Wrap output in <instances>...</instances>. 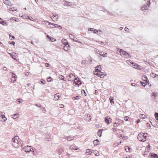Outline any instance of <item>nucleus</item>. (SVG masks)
<instances>
[{
  "label": "nucleus",
  "instance_id": "obj_35",
  "mask_svg": "<svg viewBox=\"0 0 158 158\" xmlns=\"http://www.w3.org/2000/svg\"><path fill=\"white\" fill-rule=\"evenodd\" d=\"M156 74L154 73H151L150 74V76L153 78H155V77Z\"/></svg>",
  "mask_w": 158,
  "mask_h": 158
},
{
  "label": "nucleus",
  "instance_id": "obj_8",
  "mask_svg": "<svg viewBox=\"0 0 158 158\" xmlns=\"http://www.w3.org/2000/svg\"><path fill=\"white\" fill-rule=\"evenodd\" d=\"M91 117L89 114L85 115L84 117V119L85 120L89 121L91 120Z\"/></svg>",
  "mask_w": 158,
  "mask_h": 158
},
{
  "label": "nucleus",
  "instance_id": "obj_10",
  "mask_svg": "<svg viewBox=\"0 0 158 158\" xmlns=\"http://www.w3.org/2000/svg\"><path fill=\"white\" fill-rule=\"evenodd\" d=\"M148 7L149 6H148L147 4H144L141 6V10H147L148 9Z\"/></svg>",
  "mask_w": 158,
  "mask_h": 158
},
{
  "label": "nucleus",
  "instance_id": "obj_56",
  "mask_svg": "<svg viewBox=\"0 0 158 158\" xmlns=\"http://www.w3.org/2000/svg\"><path fill=\"white\" fill-rule=\"evenodd\" d=\"M140 119H138L136 121V123H139L140 122Z\"/></svg>",
  "mask_w": 158,
  "mask_h": 158
},
{
  "label": "nucleus",
  "instance_id": "obj_39",
  "mask_svg": "<svg viewBox=\"0 0 158 158\" xmlns=\"http://www.w3.org/2000/svg\"><path fill=\"white\" fill-rule=\"evenodd\" d=\"M55 27H60V29H62V27L61 26H60V25L57 24H55Z\"/></svg>",
  "mask_w": 158,
  "mask_h": 158
},
{
  "label": "nucleus",
  "instance_id": "obj_11",
  "mask_svg": "<svg viewBox=\"0 0 158 158\" xmlns=\"http://www.w3.org/2000/svg\"><path fill=\"white\" fill-rule=\"evenodd\" d=\"M74 82L77 85H80L81 84V82L79 78L77 79L75 78L74 80Z\"/></svg>",
  "mask_w": 158,
  "mask_h": 158
},
{
  "label": "nucleus",
  "instance_id": "obj_57",
  "mask_svg": "<svg viewBox=\"0 0 158 158\" xmlns=\"http://www.w3.org/2000/svg\"><path fill=\"white\" fill-rule=\"evenodd\" d=\"M112 129L113 131L114 132L116 131L117 130V128H113Z\"/></svg>",
  "mask_w": 158,
  "mask_h": 158
},
{
  "label": "nucleus",
  "instance_id": "obj_27",
  "mask_svg": "<svg viewBox=\"0 0 158 158\" xmlns=\"http://www.w3.org/2000/svg\"><path fill=\"white\" fill-rule=\"evenodd\" d=\"M102 129H100L99 130L98 132V134L99 136L101 137L102 135Z\"/></svg>",
  "mask_w": 158,
  "mask_h": 158
},
{
  "label": "nucleus",
  "instance_id": "obj_24",
  "mask_svg": "<svg viewBox=\"0 0 158 158\" xmlns=\"http://www.w3.org/2000/svg\"><path fill=\"white\" fill-rule=\"evenodd\" d=\"M47 23H49V26H48V28H53V27H51V26H50V25H52L53 26H55V24H54L53 23H51L50 22H49L48 21H46Z\"/></svg>",
  "mask_w": 158,
  "mask_h": 158
},
{
  "label": "nucleus",
  "instance_id": "obj_63",
  "mask_svg": "<svg viewBox=\"0 0 158 158\" xmlns=\"http://www.w3.org/2000/svg\"><path fill=\"white\" fill-rule=\"evenodd\" d=\"M98 91H97V90H95V94H98Z\"/></svg>",
  "mask_w": 158,
  "mask_h": 158
},
{
  "label": "nucleus",
  "instance_id": "obj_9",
  "mask_svg": "<svg viewBox=\"0 0 158 158\" xmlns=\"http://www.w3.org/2000/svg\"><path fill=\"white\" fill-rule=\"evenodd\" d=\"M105 122L108 124L110 123L111 122V119L109 117H107L105 118Z\"/></svg>",
  "mask_w": 158,
  "mask_h": 158
},
{
  "label": "nucleus",
  "instance_id": "obj_14",
  "mask_svg": "<svg viewBox=\"0 0 158 158\" xmlns=\"http://www.w3.org/2000/svg\"><path fill=\"white\" fill-rule=\"evenodd\" d=\"M150 158H158V156L157 154L153 153H151L150 154Z\"/></svg>",
  "mask_w": 158,
  "mask_h": 158
},
{
  "label": "nucleus",
  "instance_id": "obj_36",
  "mask_svg": "<svg viewBox=\"0 0 158 158\" xmlns=\"http://www.w3.org/2000/svg\"><path fill=\"white\" fill-rule=\"evenodd\" d=\"M69 37L72 40H74V39H75L74 38V37L72 35V34H70L69 35Z\"/></svg>",
  "mask_w": 158,
  "mask_h": 158
},
{
  "label": "nucleus",
  "instance_id": "obj_2",
  "mask_svg": "<svg viewBox=\"0 0 158 158\" xmlns=\"http://www.w3.org/2000/svg\"><path fill=\"white\" fill-rule=\"evenodd\" d=\"M75 76H74L72 73L69 74L67 77V80L69 81H73L75 79Z\"/></svg>",
  "mask_w": 158,
  "mask_h": 158
},
{
  "label": "nucleus",
  "instance_id": "obj_50",
  "mask_svg": "<svg viewBox=\"0 0 158 158\" xmlns=\"http://www.w3.org/2000/svg\"><path fill=\"white\" fill-rule=\"evenodd\" d=\"M59 106L61 108H63L64 107V105L62 104H60L59 105Z\"/></svg>",
  "mask_w": 158,
  "mask_h": 158
},
{
  "label": "nucleus",
  "instance_id": "obj_45",
  "mask_svg": "<svg viewBox=\"0 0 158 158\" xmlns=\"http://www.w3.org/2000/svg\"><path fill=\"white\" fill-rule=\"evenodd\" d=\"M128 118H129V117L127 116H125L124 117V120L126 121H127L128 120Z\"/></svg>",
  "mask_w": 158,
  "mask_h": 158
},
{
  "label": "nucleus",
  "instance_id": "obj_47",
  "mask_svg": "<svg viewBox=\"0 0 158 158\" xmlns=\"http://www.w3.org/2000/svg\"><path fill=\"white\" fill-rule=\"evenodd\" d=\"M119 124V123H116V122L114 123V124H113V127H117L118 126H117V124Z\"/></svg>",
  "mask_w": 158,
  "mask_h": 158
},
{
  "label": "nucleus",
  "instance_id": "obj_44",
  "mask_svg": "<svg viewBox=\"0 0 158 158\" xmlns=\"http://www.w3.org/2000/svg\"><path fill=\"white\" fill-rule=\"evenodd\" d=\"M17 101H18V102L19 103H21L22 102V99H21L20 98L18 99L17 100Z\"/></svg>",
  "mask_w": 158,
  "mask_h": 158
},
{
  "label": "nucleus",
  "instance_id": "obj_60",
  "mask_svg": "<svg viewBox=\"0 0 158 158\" xmlns=\"http://www.w3.org/2000/svg\"><path fill=\"white\" fill-rule=\"evenodd\" d=\"M141 83V84L144 87L145 86V84L144 83H143L141 82H140Z\"/></svg>",
  "mask_w": 158,
  "mask_h": 158
},
{
  "label": "nucleus",
  "instance_id": "obj_21",
  "mask_svg": "<svg viewBox=\"0 0 158 158\" xmlns=\"http://www.w3.org/2000/svg\"><path fill=\"white\" fill-rule=\"evenodd\" d=\"M142 135H143V139H144V140H143V142L145 141L146 139V138L147 137V133H142Z\"/></svg>",
  "mask_w": 158,
  "mask_h": 158
},
{
  "label": "nucleus",
  "instance_id": "obj_58",
  "mask_svg": "<svg viewBox=\"0 0 158 158\" xmlns=\"http://www.w3.org/2000/svg\"><path fill=\"white\" fill-rule=\"evenodd\" d=\"M35 106H36L38 107H40L41 106V105H40V104L39 105H38V104H35Z\"/></svg>",
  "mask_w": 158,
  "mask_h": 158
},
{
  "label": "nucleus",
  "instance_id": "obj_29",
  "mask_svg": "<svg viewBox=\"0 0 158 158\" xmlns=\"http://www.w3.org/2000/svg\"><path fill=\"white\" fill-rule=\"evenodd\" d=\"M59 77L60 79L64 81H66V80L64 79V77L63 75H60Z\"/></svg>",
  "mask_w": 158,
  "mask_h": 158
},
{
  "label": "nucleus",
  "instance_id": "obj_53",
  "mask_svg": "<svg viewBox=\"0 0 158 158\" xmlns=\"http://www.w3.org/2000/svg\"><path fill=\"white\" fill-rule=\"evenodd\" d=\"M11 37L12 38H10V39L11 40H14V39H15V37L13 36H12Z\"/></svg>",
  "mask_w": 158,
  "mask_h": 158
},
{
  "label": "nucleus",
  "instance_id": "obj_16",
  "mask_svg": "<svg viewBox=\"0 0 158 158\" xmlns=\"http://www.w3.org/2000/svg\"><path fill=\"white\" fill-rule=\"evenodd\" d=\"M93 143L94 146H97L99 144V141L98 139H96L94 141Z\"/></svg>",
  "mask_w": 158,
  "mask_h": 158
},
{
  "label": "nucleus",
  "instance_id": "obj_1",
  "mask_svg": "<svg viewBox=\"0 0 158 158\" xmlns=\"http://www.w3.org/2000/svg\"><path fill=\"white\" fill-rule=\"evenodd\" d=\"M18 136H15L12 139V145L15 147L16 148L19 145Z\"/></svg>",
  "mask_w": 158,
  "mask_h": 158
},
{
  "label": "nucleus",
  "instance_id": "obj_43",
  "mask_svg": "<svg viewBox=\"0 0 158 158\" xmlns=\"http://www.w3.org/2000/svg\"><path fill=\"white\" fill-rule=\"evenodd\" d=\"M94 29L93 28H89L88 29V31H93L94 32Z\"/></svg>",
  "mask_w": 158,
  "mask_h": 158
},
{
  "label": "nucleus",
  "instance_id": "obj_49",
  "mask_svg": "<svg viewBox=\"0 0 158 158\" xmlns=\"http://www.w3.org/2000/svg\"><path fill=\"white\" fill-rule=\"evenodd\" d=\"M123 158H130V156H129L124 155L123 156Z\"/></svg>",
  "mask_w": 158,
  "mask_h": 158
},
{
  "label": "nucleus",
  "instance_id": "obj_3",
  "mask_svg": "<svg viewBox=\"0 0 158 158\" xmlns=\"http://www.w3.org/2000/svg\"><path fill=\"white\" fill-rule=\"evenodd\" d=\"M31 146H25L22 149V151H24L26 152H29L31 151Z\"/></svg>",
  "mask_w": 158,
  "mask_h": 158
},
{
  "label": "nucleus",
  "instance_id": "obj_55",
  "mask_svg": "<svg viewBox=\"0 0 158 158\" xmlns=\"http://www.w3.org/2000/svg\"><path fill=\"white\" fill-rule=\"evenodd\" d=\"M124 30H125V31L127 32H128V28L127 27H126L125 28V29H124Z\"/></svg>",
  "mask_w": 158,
  "mask_h": 158
},
{
  "label": "nucleus",
  "instance_id": "obj_51",
  "mask_svg": "<svg viewBox=\"0 0 158 158\" xmlns=\"http://www.w3.org/2000/svg\"><path fill=\"white\" fill-rule=\"evenodd\" d=\"M146 126L147 127H151V126L150 124L148 123H147Z\"/></svg>",
  "mask_w": 158,
  "mask_h": 158
},
{
  "label": "nucleus",
  "instance_id": "obj_32",
  "mask_svg": "<svg viewBox=\"0 0 158 158\" xmlns=\"http://www.w3.org/2000/svg\"><path fill=\"white\" fill-rule=\"evenodd\" d=\"M18 114H15L12 115V118H13L14 119H16V118H17V116H18Z\"/></svg>",
  "mask_w": 158,
  "mask_h": 158
},
{
  "label": "nucleus",
  "instance_id": "obj_64",
  "mask_svg": "<svg viewBox=\"0 0 158 158\" xmlns=\"http://www.w3.org/2000/svg\"><path fill=\"white\" fill-rule=\"evenodd\" d=\"M155 77L158 80V75L156 74Z\"/></svg>",
  "mask_w": 158,
  "mask_h": 158
},
{
  "label": "nucleus",
  "instance_id": "obj_28",
  "mask_svg": "<svg viewBox=\"0 0 158 158\" xmlns=\"http://www.w3.org/2000/svg\"><path fill=\"white\" fill-rule=\"evenodd\" d=\"M131 148L129 147L128 146H126L125 148V150L127 152H129L130 151Z\"/></svg>",
  "mask_w": 158,
  "mask_h": 158
},
{
  "label": "nucleus",
  "instance_id": "obj_23",
  "mask_svg": "<svg viewBox=\"0 0 158 158\" xmlns=\"http://www.w3.org/2000/svg\"><path fill=\"white\" fill-rule=\"evenodd\" d=\"M142 78L143 81H146L147 82V81H148L149 82V81L148 80L147 77L146 76H143L142 77Z\"/></svg>",
  "mask_w": 158,
  "mask_h": 158
},
{
  "label": "nucleus",
  "instance_id": "obj_48",
  "mask_svg": "<svg viewBox=\"0 0 158 158\" xmlns=\"http://www.w3.org/2000/svg\"><path fill=\"white\" fill-rule=\"evenodd\" d=\"M101 72H97L96 74H95L98 76V77H100L99 74H101Z\"/></svg>",
  "mask_w": 158,
  "mask_h": 158
},
{
  "label": "nucleus",
  "instance_id": "obj_30",
  "mask_svg": "<svg viewBox=\"0 0 158 158\" xmlns=\"http://www.w3.org/2000/svg\"><path fill=\"white\" fill-rule=\"evenodd\" d=\"M110 103H111V105L114 104V102L113 101V98L112 97H110Z\"/></svg>",
  "mask_w": 158,
  "mask_h": 158
},
{
  "label": "nucleus",
  "instance_id": "obj_4",
  "mask_svg": "<svg viewBox=\"0 0 158 158\" xmlns=\"http://www.w3.org/2000/svg\"><path fill=\"white\" fill-rule=\"evenodd\" d=\"M50 17L54 21H56L58 19V16L56 14H52L50 15Z\"/></svg>",
  "mask_w": 158,
  "mask_h": 158
},
{
  "label": "nucleus",
  "instance_id": "obj_15",
  "mask_svg": "<svg viewBox=\"0 0 158 158\" xmlns=\"http://www.w3.org/2000/svg\"><path fill=\"white\" fill-rule=\"evenodd\" d=\"M0 23L3 25L6 26L8 25L7 22L5 20H3L2 19L0 18Z\"/></svg>",
  "mask_w": 158,
  "mask_h": 158
},
{
  "label": "nucleus",
  "instance_id": "obj_37",
  "mask_svg": "<svg viewBox=\"0 0 158 158\" xmlns=\"http://www.w3.org/2000/svg\"><path fill=\"white\" fill-rule=\"evenodd\" d=\"M104 76H105V75L103 74V73L102 72L101 73V74H99L100 77L101 78H104Z\"/></svg>",
  "mask_w": 158,
  "mask_h": 158
},
{
  "label": "nucleus",
  "instance_id": "obj_40",
  "mask_svg": "<svg viewBox=\"0 0 158 158\" xmlns=\"http://www.w3.org/2000/svg\"><path fill=\"white\" fill-rule=\"evenodd\" d=\"M52 78L51 77H48L47 79V81L48 82H50L51 81Z\"/></svg>",
  "mask_w": 158,
  "mask_h": 158
},
{
  "label": "nucleus",
  "instance_id": "obj_38",
  "mask_svg": "<svg viewBox=\"0 0 158 158\" xmlns=\"http://www.w3.org/2000/svg\"><path fill=\"white\" fill-rule=\"evenodd\" d=\"M106 12L109 14L110 15H111L112 16H114V14H113L111 12H110L109 11H107V10H106Z\"/></svg>",
  "mask_w": 158,
  "mask_h": 158
},
{
  "label": "nucleus",
  "instance_id": "obj_18",
  "mask_svg": "<svg viewBox=\"0 0 158 158\" xmlns=\"http://www.w3.org/2000/svg\"><path fill=\"white\" fill-rule=\"evenodd\" d=\"M0 117H1V118H0V119L1 118L2 119V120H1L2 122H5L7 119L6 118V117L5 116L4 114L1 116Z\"/></svg>",
  "mask_w": 158,
  "mask_h": 158
},
{
  "label": "nucleus",
  "instance_id": "obj_5",
  "mask_svg": "<svg viewBox=\"0 0 158 158\" xmlns=\"http://www.w3.org/2000/svg\"><path fill=\"white\" fill-rule=\"evenodd\" d=\"M118 52L120 53V54L121 56H124L126 57H127L128 56V55H129L127 52L126 51L122 50V49H118Z\"/></svg>",
  "mask_w": 158,
  "mask_h": 158
},
{
  "label": "nucleus",
  "instance_id": "obj_61",
  "mask_svg": "<svg viewBox=\"0 0 158 158\" xmlns=\"http://www.w3.org/2000/svg\"><path fill=\"white\" fill-rule=\"evenodd\" d=\"M145 115H144V114H142L141 118H145Z\"/></svg>",
  "mask_w": 158,
  "mask_h": 158
},
{
  "label": "nucleus",
  "instance_id": "obj_31",
  "mask_svg": "<svg viewBox=\"0 0 158 158\" xmlns=\"http://www.w3.org/2000/svg\"><path fill=\"white\" fill-rule=\"evenodd\" d=\"M3 2L6 4L8 5L9 3V1L8 0H3Z\"/></svg>",
  "mask_w": 158,
  "mask_h": 158
},
{
  "label": "nucleus",
  "instance_id": "obj_54",
  "mask_svg": "<svg viewBox=\"0 0 158 158\" xmlns=\"http://www.w3.org/2000/svg\"><path fill=\"white\" fill-rule=\"evenodd\" d=\"M97 152V153L95 154V155L96 156H98L99 155V153L98 152Z\"/></svg>",
  "mask_w": 158,
  "mask_h": 158
},
{
  "label": "nucleus",
  "instance_id": "obj_12",
  "mask_svg": "<svg viewBox=\"0 0 158 158\" xmlns=\"http://www.w3.org/2000/svg\"><path fill=\"white\" fill-rule=\"evenodd\" d=\"M101 66V65H99L98 66L96 67V68L97 67L98 68L97 69H96L95 72H101V71L102 70Z\"/></svg>",
  "mask_w": 158,
  "mask_h": 158
},
{
  "label": "nucleus",
  "instance_id": "obj_59",
  "mask_svg": "<svg viewBox=\"0 0 158 158\" xmlns=\"http://www.w3.org/2000/svg\"><path fill=\"white\" fill-rule=\"evenodd\" d=\"M49 65V64L48 63H45V66L46 67H48Z\"/></svg>",
  "mask_w": 158,
  "mask_h": 158
},
{
  "label": "nucleus",
  "instance_id": "obj_34",
  "mask_svg": "<svg viewBox=\"0 0 158 158\" xmlns=\"http://www.w3.org/2000/svg\"><path fill=\"white\" fill-rule=\"evenodd\" d=\"M155 117L157 120H158V113L156 112L155 114Z\"/></svg>",
  "mask_w": 158,
  "mask_h": 158
},
{
  "label": "nucleus",
  "instance_id": "obj_19",
  "mask_svg": "<svg viewBox=\"0 0 158 158\" xmlns=\"http://www.w3.org/2000/svg\"><path fill=\"white\" fill-rule=\"evenodd\" d=\"M62 42L63 44L64 45V46L67 45L69 44V43L68 42L67 40L65 39L63 40Z\"/></svg>",
  "mask_w": 158,
  "mask_h": 158
},
{
  "label": "nucleus",
  "instance_id": "obj_22",
  "mask_svg": "<svg viewBox=\"0 0 158 158\" xmlns=\"http://www.w3.org/2000/svg\"><path fill=\"white\" fill-rule=\"evenodd\" d=\"M69 47H70V46L69 44L65 45L64 46V49L65 51H67L68 50L69 48Z\"/></svg>",
  "mask_w": 158,
  "mask_h": 158
},
{
  "label": "nucleus",
  "instance_id": "obj_42",
  "mask_svg": "<svg viewBox=\"0 0 158 158\" xmlns=\"http://www.w3.org/2000/svg\"><path fill=\"white\" fill-rule=\"evenodd\" d=\"M79 96H77L76 97H73L72 98L73 100H75L77 99H78L77 98L79 97Z\"/></svg>",
  "mask_w": 158,
  "mask_h": 158
},
{
  "label": "nucleus",
  "instance_id": "obj_33",
  "mask_svg": "<svg viewBox=\"0 0 158 158\" xmlns=\"http://www.w3.org/2000/svg\"><path fill=\"white\" fill-rule=\"evenodd\" d=\"M76 148L73 145H71L70 146V148L71 149L74 150H77L78 149V148Z\"/></svg>",
  "mask_w": 158,
  "mask_h": 158
},
{
  "label": "nucleus",
  "instance_id": "obj_13",
  "mask_svg": "<svg viewBox=\"0 0 158 158\" xmlns=\"http://www.w3.org/2000/svg\"><path fill=\"white\" fill-rule=\"evenodd\" d=\"M60 97V96L59 95V94L57 93L54 95V100L55 101L59 99Z\"/></svg>",
  "mask_w": 158,
  "mask_h": 158
},
{
  "label": "nucleus",
  "instance_id": "obj_62",
  "mask_svg": "<svg viewBox=\"0 0 158 158\" xmlns=\"http://www.w3.org/2000/svg\"><path fill=\"white\" fill-rule=\"evenodd\" d=\"M3 70H5V71H6L7 70V68L5 67H4L3 68Z\"/></svg>",
  "mask_w": 158,
  "mask_h": 158
},
{
  "label": "nucleus",
  "instance_id": "obj_25",
  "mask_svg": "<svg viewBox=\"0 0 158 158\" xmlns=\"http://www.w3.org/2000/svg\"><path fill=\"white\" fill-rule=\"evenodd\" d=\"M98 52H99V53L101 56H102L104 57L106 56H105L104 55V54L103 53L102 51H100L99 50H98Z\"/></svg>",
  "mask_w": 158,
  "mask_h": 158
},
{
  "label": "nucleus",
  "instance_id": "obj_41",
  "mask_svg": "<svg viewBox=\"0 0 158 158\" xmlns=\"http://www.w3.org/2000/svg\"><path fill=\"white\" fill-rule=\"evenodd\" d=\"M9 43L10 44H12V45H14V46L15 45V43L14 41H9Z\"/></svg>",
  "mask_w": 158,
  "mask_h": 158
},
{
  "label": "nucleus",
  "instance_id": "obj_6",
  "mask_svg": "<svg viewBox=\"0 0 158 158\" xmlns=\"http://www.w3.org/2000/svg\"><path fill=\"white\" fill-rule=\"evenodd\" d=\"M137 139L139 141L141 142H143V140H144V139H143V135L142 134V133H140L139 134L138 136Z\"/></svg>",
  "mask_w": 158,
  "mask_h": 158
},
{
  "label": "nucleus",
  "instance_id": "obj_7",
  "mask_svg": "<svg viewBox=\"0 0 158 158\" xmlns=\"http://www.w3.org/2000/svg\"><path fill=\"white\" fill-rule=\"evenodd\" d=\"M12 77L11 78V80L12 82L14 83L16 81V76L15 74L12 73Z\"/></svg>",
  "mask_w": 158,
  "mask_h": 158
},
{
  "label": "nucleus",
  "instance_id": "obj_46",
  "mask_svg": "<svg viewBox=\"0 0 158 158\" xmlns=\"http://www.w3.org/2000/svg\"><path fill=\"white\" fill-rule=\"evenodd\" d=\"M150 3H151V2H150V1L149 0L147 1V3L145 4H147V6H148L150 5Z\"/></svg>",
  "mask_w": 158,
  "mask_h": 158
},
{
  "label": "nucleus",
  "instance_id": "obj_26",
  "mask_svg": "<svg viewBox=\"0 0 158 158\" xmlns=\"http://www.w3.org/2000/svg\"><path fill=\"white\" fill-rule=\"evenodd\" d=\"M131 64H132V66H133L134 68L137 69L138 65L137 64L135 63H132Z\"/></svg>",
  "mask_w": 158,
  "mask_h": 158
},
{
  "label": "nucleus",
  "instance_id": "obj_52",
  "mask_svg": "<svg viewBox=\"0 0 158 158\" xmlns=\"http://www.w3.org/2000/svg\"><path fill=\"white\" fill-rule=\"evenodd\" d=\"M90 149H87V153H88L89 154L90 153V154H91L92 152H91L90 153Z\"/></svg>",
  "mask_w": 158,
  "mask_h": 158
},
{
  "label": "nucleus",
  "instance_id": "obj_20",
  "mask_svg": "<svg viewBox=\"0 0 158 158\" xmlns=\"http://www.w3.org/2000/svg\"><path fill=\"white\" fill-rule=\"evenodd\" d=\"M67 139L68 141H71L74 138V136H69L68 137H65Z\"/></svg>",
  "mask_w": 158,
  "mask_h": 158
},
{
  "label": "nucleus",
  "instance_id": "obj_17",
  "mask_svg": "<svg viewBox=\"0 0 158 158\" xmlns=\"http://www.w3.org/2000/svg\"><path fill=\"white\" fill-rule=\"evenodd\" d=\"M94 33H98V35H100L102 34V31L101 30H96V29H94Z\"/></svg>",
  "mask_w": 158,
  "mask_h": 158
}]
</instances>
